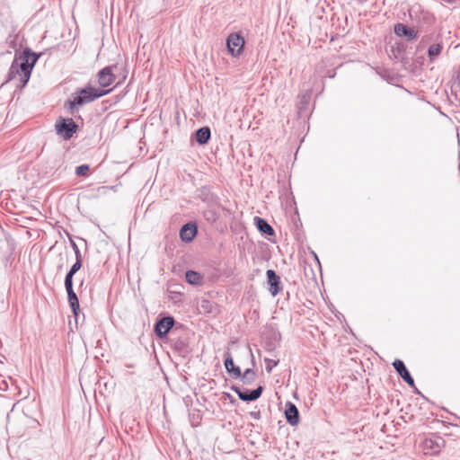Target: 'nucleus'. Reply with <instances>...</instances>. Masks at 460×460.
I'll return each mask as SVG.
<instances>
[{
	"label": "nucleus",
	"instance_id": "nucleus-8",
	"mask_svg": "<svg viewBox=\"0 0 460 460\" xmlns=\"http://www.w3.org/2000/svg\"><path fill=\"white\" fill-rule=\"evenodd\" d=\"M266 275L270 286L269 291L273 296H276L282 290L280 277L273 270H268Z\"/></svg>",
	"mask_w": 460,
	"mask_h": 460
},
{
	"label": "nucleus",
	"instance_id": "nucleus-15",
	"mask_svg": "<svg viewBox=\"0 0 460 460\" xmlns=\"http://www.w3.org/2000/svg\"><path fill=\"white\" fill-rule=\"evenodd\" d=\"M254 224L257 229L266 235H274L275 232L272 226L263 218L260 217H254Z\"/></svg>",
	"mask_w": 460,
	"mask_h": 460
},
{
	"label": "nucleus",
	"instance_id": "nucleus-16",
	"mask_svg": "<svg viewBox=\"0 0 460 460\" xmlns=\"http://www.w3.org/2000/svg\"><path fill=\"white\" fill-rule=\"evenodd\" d=\"M211 131L208 127H202L196 130L195 139L199 145H205L210 139Z\"/></svg>",
	"mask_w": 460,
	"mask_h": 460
},
{
	"label": "nucleus",
	"instance_id": "nucleus-26",
	"mask_svg": "<svg viewBox=\"0 0 460 460\" xmlns=\"http://www.w3.org/2000/svg\"><path fill=\"white\" fill-rule=\"evenodd\" d=\"M73 277L74 275H71L69 273H66L65 278V288L66 289L73 288Z\"/></svg>",
	"mask_w": 460,
	"mask_h": 460
},
{
	"label": "nucleus",
	"instance_id": "nucleus-17",
	"mask_svg": "<svg viewBox=\"0 0 460 460\" xmlns=\"http://www.w3.org/2000/svg\"><path fill=\"white\" fill-rule=\"evenodd\" d=\"M66 290L67 293L68 303L71 307V310H72L73 314L76 316L80 310L78 297H77L76 294L75 293L74 288H70Z\"/></svg>",
	"mask_w": 460,
	"mask_h": 460
},
{
	"label": "nucleus",
	"instance_id": "nucleus-1",
	"mask_svg": "<svg viewBox=\"0 0 460 460\" xmlns=\"http://www.w3.org/2000/svg\"><path fill=\"white\" fill-rule=\"evenodd\" d=\"M40 56V54L31 51L29 48H26L19 57L16 54L4 83L16 80L19 83L17 86L24 87L30 80L32 68Z\"/></svg>",
	"mask_w": 460,
	"mask_h": 460
},
{
	"label": "nucleus",
	"instance_id": "nucleus-9",
	"mask_svg": "<svg viewBox=\"0 0 460 460\" xmlns=\"http://www.w3.org/2000/svg\"><path fill=\"white\" fill-rule=\"evenodd\" d=\"M113 66H105L98 72V84L102 87H108L112 84L116 79L115 75L112 72Z\"/></svg>",
	"mask_w": 460,
	"mask_h": 460
},
{
	"label": "nucleus",
	"instance_id": "nucleus-25",
	"mask_svg": "<svg viewBox=\"0 0 460 460\" xmlns=\"http://www.w3.org/2000/svg\"><path fill=\"white\" fill-rule=\"evenodd\" d=\"M70 243H71V246L75 252V259L77 260H83L82 259V254H81V252L77 246V244L75 243V242L72 239H70Z\"/></svg>",
	"mask_w": 460,
	"mask_h": 460
},
{
	"label": "nucleus",
	"instance_id": "nucleus-13",
	"mask_svg": "<svg viewBox=\"0 0 460 460\" xmlns=\"http://www.w3.org/2000/svg\"><path fill=\"white\" fill-rule=\"evenodd\" d=\"M198 233L195 224L187 223L183 225L180 230V237L183 242H191Z\"/></svg>",
	"mask_w": 460,
	"mask_h": 460
},
{
	"label": "nucleus",
	"instance_id": "nucleus-14",
	"mask_svg": "<svg viewBox=\"0 0 460 460\" xmlns=\"http://www.w3.org/2000/svg\"><path fill=\"white\" fill-rule=\"evenodd\" d=\"M394 32L399 37H406L409 40H414L417 37V31L409 28L402 23H397L394 26Z\"/></svg>",
	"mask_w": 460,
	"mask_h": 460
},
{
	"label": "nucleus",
	"instance_id": "nucleus-2",
	"mask_svg": "<svg viewBox=\"0 0 460 460\" xmlns=\"http://www.w3.org/2000/svg\"><path fill=\"white\" fill-rule=\"evenodd\" d=\"M111 92V89L102 90L92 86H86L77 91L74 94L73 99L67 101L65 103V107L68 108L73 112V111L77 110L78 107L93 102L94 100L102 97Z\"/></svg>",
	"mask_w": 460,
	"mask_h": 460
},
{
	"label": "nucleus",
	"instance_id": "nucleus-27",
	"mask_svg": "<svg viewBox=\"0 0 460 460\" xmlns=\"http://www.w3.org/2000/svg\"><path fill=\"white\" fill-rule=\"evenodd\" d=\"M250 416L254 420H259L261 418V412L260 411H251Z\"/></svg>",
	"mask_w": 460,
	"mask_h": 460
},
{
	"label": "nucleus",
	"instance_id": "nucleus-30",
	"mask_svg": "<svg viewBox=\"0 0 460 460\" xmlns=\"http://www.w3.org/2000/svg\"><path fill=\"white\" fill-rule=\"evenodd\" d=\"M459 168H460V164H459Z\"/></svg>",
	"mask_w": 460,
	"mask_h": 460
},
{
	"label": "nucleus",
	"instance_id": "nucleus-28",
	"mask_svg": "<svg viewBox=\"0 0 460 460\" xmlns=\"http://www.w3.org/2000/svg\"><path fill=\"white\" fill-rule=\"evenodd\" d=\"M109 190V187H107V186H102V187H100V188L98 189V191H99V192H101V191H102V192H103V193H104V192H105L106 190Z\"/></svg>",
	"mask_w": 460,
	"mask_h": 460
},
{
	"label": "nucleus",
	"instance_id": "nucleus-10",
	"mask_svg": "<svg viewBox=\"0 0 460 460\" xmlns=\"http://www.w3.org/2000/svg\"><path fill=\"white\" fill-rule=\"evenodd\" d=\"M393 367H394L395 371L398 373V375L402 378V380L409 385L411 387H415L414 379L411 376L410 372L405 367V364L403 361L400 359H395L393 362Z\"/></svg>",
	"mask_w": 460,
	"mask_h": 460
},
{
	"label": "nucleus",
	"instance_id": "nucleus-20",
	"mask_svg": "<svg viewBox=\"0 0 460 460\" xmlns=\"http://www.w3.org/2000/svg\"><path fill=\"white\" fill-rule=\"evenodd\" d=\"M240 378L243 385H250L255 381L256 373L253 369L247 368L243 374L241 373Z\"/></svg>",
	"mask_w": 460,
	"mask_h": 460
},
{
	"label": "nucleus",
	"instance_id": "nucleus-19",
	"mask_svg": "<svg viewBox=\"0 0 460 460\" xmlns=\"http://www.w3.org/2000/svg\"><path fill=\"white\" fill-rule=\"evenodd\" d=\"M219 213L214 208H208L203 212L205 220L210 224H214L219 218Z\"/></svg>",
	"mask_w": 460,
	"mask_h": 460
},
{
	"label": "nucleus",
	"instance_id": "nucleus-18",
	"mask_svg": "<svg viewBox=\"0 0 460 460\" xmlns=\"http://www.w3.org/2000/svg\"><path fill=\"white\" fill-rule=\"evenodd\" d=\"M185 279L190 285L200 286L203 281V276L195 270H187Z\"/></svg>",
	"mask_w": 460,
	"mask_h": 460
},
{
	"label": "nucleus",
	"instance_id": "nucleus-11",
	"mask_svg": "<svg viewBox=\"0 0 460 460\" xmlns=\"http://www.w3.org/2000/svg\"><path fill=\"white\" fill-rule=\"evenodd\" d=\"M285 417L287 422L291 426H296L299 422V411L291 402H288L285 405Z\"/></svg>",
	"mask_w": 460,
	"mask_h": 460
},
{
	"label": "nucleus",
	"instance_id": "nucleus-29",
	"mask_svg": "<svg viewBox=\"0 0 460 460\" xmlns=\"http://www.w3.org/2000/svg\"><path fill=\"white\" fill-rule=\"evenodd\" d=\"M358 4H363L365 2H367V0H356Z\"/></svg>",
	"mask_w": 460,
	"mask_h": 460
},
{
	"label": "nucleus",
	"instance_id": "nucleus-21",
	"mask_svg": "<svg viewBox=\"0 0 460 460\" xmlns=\"http://www.w3.org/2000/svg\"><path fill=\"white\" fill-rule=\"evenodd\" d=\"M443 46L440 43L432 44L429 46L428 49V55L429 58L432 60L434 58H437L440 55L442 51Z\"/></svg>",
	"mask_w": 460,
	"mask_h": 460
},
{
	"label": "nucleus",
	"instance_id": "nucleus-7",
	"mask_svg": "<svg viewBox=\"0 0 460 460\" xmlns=\"http://www.w3.org/2000/svg\"><path fill=\"white\" fill-rule=\"evenodd\" d=\"M172 316H164L159 319L155 324V333L159 338H164L174 325Z\"/></svg>",
	"mask_w": 460,
	"mask_h": 460
},
{
	"label": "nucleus",
	"instance_id": "nucleus-4",
	"mask_svg": "<svg viewBox=\"0 0 460 460\" xmlns=\"http://www.w3.org/2000/svg\"><path fill=\"white\" fill-rule=\"evenodd\" d=\"M445 446L446 441L442 437L432 434L423 441L422 449L426 455L435 456L438 455Z\"/></svg>",
	"mask_w": 460,
	"mask_h": 460
},
{
	"label": "nucleus",
	"instance_id": "nucleus-6",
	"mask_svg": "<svg viewBox=\"0 0 460 460\" xmlns=\"http://www.w3.org/2000/svg\"><path fill=\"white\" fill-rule=\"evenodd\" d=\"M231 389L236 393V394L238 395L239 399L243 401V402H252V401H255L257 400L258 398L261 397L262 392H263V387L261 385H259L256 389H253V390H251V391H248V390H242L240 387L236 386V385H232Z\"/></svg>",
	"mask_w": 460,
	"mask_h": 460
},
{
	"label": "nucleus",
	"instance_id": "nucleus-24",
	"mask_svg": "<svg viewBox=\"0 0 460 460\" xmlns=\"http://www.w3.org/2000/svg\"><path fill=\"white\" fill-rule=\"evenodd\" d=\"M264 361L266 364V371L268 373H270L272 371V368L279 364V360H274L270 358H265Z\"/></svg>",
	"mask_w": 460,
	"mask_h": 460
},
{
	"label": "nucleus",
	"instance_id": "nucleus-3",
	"mask_svg": "<svg viewBox=\"0 0 460 460\" xmlns=\"http://www.w3.org/2000/svg\"><path fill=\"white\" fill-rule=\"evenodd\" d=\"M55 127L58 135L62 137L65 140L70 139L78 129V125L73 119H65L62 117L57 120Z\"/></svg>",
	"mask_w": 460,
	"mask_h": 460
},
{
	"label": "nucleus",
	"instance_id": "nucleus-5",
	"mask_svg": "<svg viewBox=\"0 0 460 460\" xmlns=\"http://www.w3.org/2000/svg\"><path fill=\"white\" fill-rule=\"evenodd\" d=\"M244 39L240 33H231L227 39H226V47L228 49V52L233 57L239 56L244 47Z\"/></svg>",
	"mask_w": 460,
	"mask_h": 460
},
{
	"label": "nucleus",
	"instance_id": "nucleus-12",
	"mask_svg": "<svg viewBox=\"0 0 460 460\" xmlns=\"http://www.w3.org/2000/svg\"><path fill=\"white\" fill-rule=\"evenodd\" d=\"M225 358V367L226 372L233 377V378H240L241 377V369L239 367L235 366L234 363V359L232 358V355L230 352H226L224 354Z\"/></svg>",
	"mask_w": 460,
	"mask_h": 460
},
{
	"label": "nucleus",
	"instance_id": "nucleus-22",
	"mask_svg": "<svg viewBox=\"0 0 460 460\" xmlns=\"http://www.w3.org/2000/svg\"><path fill=\"white\" fill-rule=\"evenodd\" d=\"M89 170H90V167L88 164H82L75 168V174L77 176H86Z\"/></svg>",
	"mask_w": 460,
	"mask_h": 460
},
{
	"label": "nucleus",
	"instance_id": "nucleus-23",
	"mask_svg": "<svg viewBox=\"0 0 460 460\" xmlns=\"http://www.w3.org/2000/svg\"><path fill=\"white\" fill-rule=\"evenodd\" d=\"M82 261H83V260L75 259V262L72 265V267L70 268V270H68L67 273H69L71 275H75L81 269Z\"/></svg>",
	"mask_w": 460,
	"mask_h": 460
}]
</instances>
